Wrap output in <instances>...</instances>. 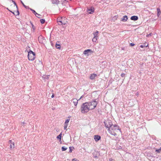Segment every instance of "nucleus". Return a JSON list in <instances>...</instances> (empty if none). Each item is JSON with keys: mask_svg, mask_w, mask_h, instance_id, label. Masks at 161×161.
<instances>
[{"mask_svg": "<svg viewBox=\"0 0 161 161\" xmlns=\"http://www.w3.org/2000/svg\"><path fill=\"white\" fill-rule=\"evenodd\" d=\"M9 142L10 144V147L11 149L14 148V142H12L11 140H9Z\"/></svg>", "mask_w": 161, "mask_h": 161, "instance_id": "nucleus-13", "label": "nucleus"}, {"mask_svg": "<svg viewBox=\"0 0 161 161\" xmlns=\"http://www.w3.org/2000/svg\"><path fill=\"white\" fill-rule=\"evenodd\" d=\"M52 2L53 4H58L59 3V1L58 0H52Z\"/></svg>", "mask_w": 161, "mask_h": 161, "instance_id": "nucleus-20", "label": "nucleus"}, {"mask_svg": "<svg viewBox=\"0 0 161 161\" xmlns=\"http://www.w3.org/2000/svg\"><path fill=\"white\" fill-rule=\"evenodd\" d=\"M156 151L158 153H160L161 152V147L158 149H156Z\"/></svg>", "mask_w": 161, "mask_h": 161, "instance_id": "nucleus-26", "label": "nucleus"}, {"mask_svg": "<svg viewBox=\"0 0 161 161\" xmlns=\"http://www.w3.org/2000/svg\"><path fill=\"white\" fill-rule=\"evenodd\" d=\"M62 133L61 132L59 135L57 136V138L58 139H59L60 140H61L62 136Z\"/></svg>", "mask_w": 161, "mask_h": 161, "instance_id": "nucleus-21", "label": "nucleus"}, {"mask_svg": "<svg viewBox=\"0 0 161 161\" xmlns=\"http://www.w3.org/2000/svg\"><path fill=\"white\" fill-rule=\"evenodd\" d=\"M109 161H114V160L112 159H109Z\"/></svg>", "mask_w": 161, "mask_h": 161, "instance_id": "nucleus-38", "label": "nucleus"}, {"mask_svg": "<svg viewBox=\"0 0 161 161\" xmlns=\"http://www.w3.org/2000/svg\"><path fill=\"white\" fill-rule=\"evenodd\" d=\"M40 21L42 24H44L45 22V20L43 19H41L40 20Z\"/></svg>", "mask_w": 161, "mask_h": 161, "instance_id": "nucleus-24", "label": "nucleus"}, {"mask_svg": "<svg viewBox=\"0 0 161 161\" xmlns=\"http://www.w3.org/2000/svg\"><path fill=\"white\" fill-rule=\"evenodd\" d=\"M56 47L58 49H59L60 47V45L59 44H58L57 43L56 44Z\"/></svg>", "mask_w": 161, "mask_h": 161, "instance_id": "nucleus-23", "label": "nucleus"}, {"mask_svg": "<svg viewBox=\"0 0 161 161\" xmlns=\"http://www.w3.org/2000/svg\"><path fill=\"white\" fill-rule=\"evenodd\" d=\"M47 78H48V77L47 76Z\"/></svg>", "mask_w": 161, "mask_h": 161, "instance_id": "nucleus-46", "label": "nucleus"}, {"mask_svg": "<svg viewBox=\"0 0 161 161\" xmlns=\"http://www.w3.org/2000/svg\"><path fill=\"white\" fill-rule=\"evenodd\" d=\"M93 53V51L91 49H87L84 51L83 53L85 55H89V53Z\"/></svg>", "mask_w": 161, "mask_h": 161, "instance_id": "nucleus-10", "label": "nucleus"}, {"mask_svg": "<svg viewBox=\"0 0 161 161\" xmlns=\"http://www.w3.org/2000/svg\"><path fill=\"white\" fill-rule=\"evenodd\" d=\"M89 106V108L90 110H92L94 109L96 107L97 103L95 100H94L92 101H91L89 102H87Z\"/></svg>", "mask_w": 161, "mask_h": 161, "instance_id": "nucleus-3", "label": "nucleus"}, {"mask_svg": "<svg viewBox=\"0 0 161 161\" xmlns=\"http://www.w3.org/2000/svg\"><path fill=\"white\" fill-rule=\"evenodd\" d=\"M12 2L14 3V5H11V6H13L14 8V9L17 11L16 13H17V15H19V12L18 11V6L16 5V3L14 1H12Z\"/></svg>", "mask_w": 161, "mask_h": 161, "instance_id": "nucleus-7", "label": "nucleus"}, {"mask_svg": "<svg viewBox=\"0 0 161 161\" xmlns=\"http://www.w3.org/2000/svg\"><path fill=\"white\" fill-rule=\"evenodd\" d=\"M158 11V15H159L160 14V11L159 8H157V9Z\"/></svg>", "mask_w": 161, "mask_h": 161, "instance_id": "nucleus-28", "label": "nucleus"}, {"mask_svg": "<svg viewBox=\"0 0 161 161\" xmlns=\"http://www.w3.org/2000/svg\"><path fill=\"white\" fill-rule=\"evenodd\" d=\"M97 75L95 74H92L90 76V79L91 80H94V79L95 77L97 76Z\"/></svg>", "mask_w": 161, "mask_h": 161, "instance_id": "nucleus-17", "label": "nucleus"}, {"mask_svg": "<svg viewBox=\"0 0 161 161\" xmlns=\"http://www.w3.org/2000/svg\"><path fill=\"white\" fill-rule=\"evenodd\" d=\"M147 46H145V45H141L140 46V47L141 48H143V47H147Z\"/></svg>", "mask_w": 161, "mask_h": 161, "instance_id": "nucleus-31", "label": "nucleus"}, {"mask_svg": "<svg viewBox=\"0 0 161 161\" xmlns=\"http://www.w3.org/2000/svg\"><path fill=\"white\" fill-rule=\"evenodd\" d=\"M9 11L10 12H11V13H12L13 14H14V12H13L12 11H11V10H9Z\"/></svg>", "mask_w": 161, "mask_h": 161, "instance_id": "nucleus-39", "label": "nucleus"}, {"mask_svg": "<svg viewBox=\"0 0 161 161\" xmlns=\"http://www.w3.org/2000/svg\"><path fill=\"white\" fill-rule=\"evenodd\" d=\"M108 132L111 135L115 136L120 134L121 133L119 127L117 125H112L108 129Z\"/></svg>", "mask_w": 161, "mask_h": 161, "instance_id": "nucleus-1", "label": "nucleus"}, {"mask_svg": "<svg viewBox=\"0 0 161 161\" xmlns=\"http://www.w3.org/2000/svg\"><path fill=\"white\" fill-rule=\"evenodd\" d=\"M28 58L29 60H33L35 57V54L31 50H30L28 52Z\"/></svg>", "mask_w": 161, "mask_h": 161, "instance_id": "nucleus-4", "label": "nucleus"}, {"mask_svg": "<svg viewBox=\"0 0 161 161\" xmlns=\"http://www.w3.org/2000/svg\"><path fill=\"white\" fill-rule=\"evenodd\" d=\"M104 123L105 126L108 129H109V128H110L112 125H113L111 121L109 120H105L104 122Z\"/></svg>", "mask_w": 161, "mask_h": 161, "instance_id": "nucleus-5", "label": "nucleus"}, {"mask_svg": "<svg viewBox=\"0 0 161 161\" xmlns=\"http://www.w3.org/2000/svg\"><path fill=\"white\" fill-rule=\"evenodd\" d=\"M78 100H77L76 99H73V103L75 106H77L78 103Z\"/></svg>", "mask_w": 161, "mask_h": 161, "instance_id": "nucleus-19", "label": "nucleus"}, {"mask_svg": "<svg viewBox=\"0 0 161 161\" xmlns=\"http://www.w3.org/2000/svg\"><path fill=\"white\" fill-rule=\"evenodd\" d=\"M30 9L38 18H42V15H41L37 13L34 10L32 9Z\"/></svg>", "mask_w": 161, "mask_h": 161, "instance_id": "nucleus-11", "label": "nucleus"}, {"mask_svg": "<svg viewBox=\"0 0 161 161\" xmlns=\"http://www.w3.org/2000/svg\"><path fill=\"white\" fill-rule=\"evenodd\" d=\"M38 40L40 43L42 44L45 41V40L42 36H40L38 37Z\"/></svg>", "mask_w": 161, "mask_h": 161, "instance_id": "nucleus-9", "label": "nucleus"}, {"mask_svg": "<svg viewBox=\"0 0 161 161\" xmlns=\"http://www.w3.org/2000/svg\"><path fill=\"white\" fill-rule=\"evenodd\" d=\"M7 10H9L8 9V8H7Z\"/></svg>", "mask_w": 161, "mask_h": 161, "instance_id": "nucleus-43", "label": "nucleus"}, {"mask_svg": "<svg viewBox=\"0 0 161 161\" xmlns=\"http://www.w3.org/2000/svg\"><path fill=\"white\" fill-rule=\"evenodd\" d=\"M101 139V136L98 135H95L94 139L96 142L98 141Z\"/></svg>", "mask_w": 161, "mask_h": 161, "instance_id": "nucleus-14", "label": "nucleus"}, {"mask_svg": "<svg viewBox=\"0 0 161 161\" xmlns=\"http://www.w3.org/2000/svg\"><path fill=\"white\" fill-rule=\"evenodd\" d=\"M61 18H58V19H57V22H60V21H61Z\"/></svg>", "mask_w": 161, "mask_h": 161, "instance_id": "nucleus-33", "label": "nucleus"}, {"mask_svg": "<svg viewBox=\"0 0 161 161\" xmlns=\"http://www.w3.org/2000/svg\"><path fill=\"white\" fill-rule=\"evenodd\" d=\"M134 45H135V44H134V43H130V45L131 46H134Z\"/></svg>", "mask_w": 161, "mask_h": 161, "instance_id": "nucleus-35", "label": "nucleus"}, {"mask_svg": "<svg viewBox=\"0 0 161 161\" xmlns=\"http://www.w3.org/2000/svg\"><path fill=\"white\" fill-rule=\"evenodd\" d=\"M61 20L59 21L60 24L59 23V25H61L62 24L65 25L66 24L67 22L66 19L65 17H62L61 18Z\"/></svg>", "mask_w": 161, "mask_h": 161, "instance_id": "nucleus-6", "label": "nucleus"}, {"mask_svg": "<svg viewBox=\"0 0 161 161\" xmlns=\"http://www.w3.org/2000/svg\"><path fill=\"white\" fill-rule=\"evenodd\" d=\"M151 34L150 33L149 34L147 35V37H148L149 36H151Z\"/></svg>", "mask_w": 161, "mask_h": 161, "instance_id": "nucleus-37", "label": "nucleus"}, {"mask_svg": "<svg viewBox=\"0 0 161 161\" xmlns=\"http://www.w3.org/2000/svg\"><path fill=\"white\" fill-rule=\"evenodd\" d=\"M98 38L93 37V38L92 39V42H96Z\"/></svg>", "mask_w": 161, "mask_h": 161, "instance_id": "nucleus-22", "label": "nucleus"}, {"mask_svg": "<svg viewBox=\"0 0 161 161\" xmlns=\"http://www.w3.org/2000/svg\"><path fill=\"white\" fill-rule=\"evenodd\" d=\"M72 148H74V147H69V152L71 153L72 151V150H73Z\"/></svg>", "mask_w": 161, "mask_h": 161, "instance_id": "nucleus-30", "label": "nucleus"}, {"mask_svg": "<svg viewBox=\"0 0 161 161\" xmlns=\"http://www.w3.org/2000/svg\"><path fill=\"white\" fill-rule=\"evenodd\" d=\"M21 3H22V5H23V6L26 8H27V6H26L24 4V3L22 2V1H21Z\"/></svg>", "mask_w": 161, "mask_h": 161, "instance_id": "nucleus-32", "label": "nucleus"}, {"mask_svg": "<svg viewBox=\"0 0 161 161\" xmlns=\"http://www.w3.org/2000/svg\"><path fill=\"white\" fill-rule=\"evenodd\" d=\"M87 11L89 14H93L94 11V8L93 7H91L90 8H88Z\"/></svg>", "mask_w": 161, "mask_h": 161, "instance_id": "nucleus-8", "label": "nucleus"}, {"mask_svg": "<svg viewBox=\"0 0 161 161\" xmlns=\"http://www.w3.org/2000/svg\"><path fill=\"white\" fill-rule=\"evenodd\" d=\"M82 97H81L79 99V100H80Z\"/></svg>", "mask_w": 161, "mask_h": 161, "instance_id": "nucleus-42", "label": "nucleus"}, {"mask_svg": "<svg viewBox=\"0 0 161 161\" xmlns=\"http://www.w3.org/2000/svg\"><path fill=\"white\" fill-rule=\"evenodd\" d=\"M67 149V147H62V151H65Z\"/></svg>", "mask_w": 161, "mask_h": 161, "instance_id": "nucleus-25", "label": "nucleus"}, {"mask_svg": "<svg viewBox=\"0 0 161 161\" xmlns=\"http://www.w3.org/2000/svg\"><path fill=\"white\" fill-rule=\"evenodd\" d=\"M88 104L87 102L83 103L80 107V111L82 114H85L87 113L90 110Z\"/></svg>", "mask_w": 161, "mask_h": 161, "instance_id": "nucleus-2", "label": "nucleus"}, {"mask_svg": "<svg viewBox=\"0 0 161 161\" xmlns=\"http://www.w3.org/2000/svg\"><path fill=\"white\" fill-rule=\"evenodd\" d=\"M127 19H128V17H127V16L125 15V16H124L123 17V18L121 19V21H123L125 22L127 20Z\"/></svg>", "mask_w": 161, "mask_h": 161, "instance_id": "nucleus-18", "label": "nucleus"}, {"mask_svg": "<svg viewBox=\"0 0 161 161\" xmlns=\"http://www.w3.org/2000/svg\"><path fill=\"white\" fill-rule=\"evenodd\" d=\"M125 75V74L124 73H123L121 74V76L122 77H123Z\"/></svg>", "mask_w": 161, "mask_h": 161, "instance_id": "nucleus-36", "label": "nucleus"}, {"mask_svg": "<svg viewBox=\"0 0 161 161\" xmlns=\"http://www.w3.org/2000/svg\"><path fill=\"white\" fill-rule=\"evenodd\" d=\"M138 18L136 16H133L131 17L130 19L131 20L136 21L138 19Z\"/></svg>", "mask_w": 161, "mask_h": 161, "instance_id": "nucleus-15", "label": "nucleus"}, {"mask_svg": "<svg viewBox=\"0 0 161 161\" xmlns=\"http://www.w3.org/2000/svg\"><path fill=\"white\" fill-rule=\"evenodd\" d=\"M70 120V119H68L65 120L64 124V130H67L66 128L68 125V123Z\"/></svg>", "mask_w": 161, "mask_h": 161, "instance_id": "nucleus-12", "label": "nucleus"}, {"mask_svg": "<svg viewBox=\"0 0 161 161\" xmlns=\"http://www.w3.org/2000/svg\"><path fill=\"white\" fill-rule=\"evenodd\" d=\"M54 97V95L53 94L52 95L51 97H52V98H53Z\"/></svg>", "mask_w": 161, "mask_h": 161, "instance_id": "nucleus-40", "label": "nucleus"}, {"mask_svg": "<svg viewBox=\"0 0 161 161\" xmlns=\"http://www.w3.org/2000/svg\"><path fill=\"white\" fill-rule=\"evenodd\" d=\"M39 62L40 64H42V62L41 61L39 60H36L35 61V63L36 64H37V62Z\"/></svg>", "mask_w": 161, "mask_h": 161, "instance_id": "nucleus-29", "label": "nucleus"}, {"mask_svg": "<svg viewBox=\"0 0 161 161\" xmlns=\"http://www.w3.org/2000/svg\"><path fill=\"white\" fill-rule=\"evenodd\" d=\"M21 124L24 125V124H25V122H21Z\"/></svg>", "mask_w": 161, "mask_h": 161, "instance_id": "nucleus-41", "label": "nucleus"}, {"mask_svg": "<svg viewBox=\"0 0 161 161\" xmlns=\"http://www.w3.org/2000/svg\"><path fill=\"white\" fill-rule=\"evenodd\" d=\"M54 109H55V108H53V110H54Z\"/></svg>", "mask_w": 161, "mask_h": 161, "instance_id": "nucleus-44", "label": "nucleus"}, {"mask_svg": "<svg viewBox=\"0 0 161 161\" xmlns=\"http://www.w3.org/2000/svg\"><path fill=\"white\" fill-rule=\"evenodd\" d=\"M72 161H79L78 160H77L76 159L74 158L72 159Z\"/></svg>", "mask_w": 161, "mask_h": 161, "instance_id": "nucleus-34", "label": "nucleus"}, {"mask_svg": "<svg viewBox=\"0 0 161 161\" xmlns=\"http://www.w3.org/2000/svg\"><path fill=\"white\" fill-rule=\"evenodd\" d=\"M30 23L31 25L32 28L33 29V31H34L35 29V27L34 25L31 22H30Z\"/></svg>", "mask_w": 161, "mask_h": 161, "instance_id": "nucleus-27", "label": "nucleus"}, {"mask_svg": "<svg viewBox=\"0 0 161 161\" xmlns=\"http://www.w3.org/2000/svg\"><path fill=\"white\" fill-rule=\"evenodd\" d=\"M98 32L97 31H96L95 32H94L93 33L94 36L93 37L98 38Z\"/></svg>", "mask_w": 161, "mask_h": 161, "instance_id": "nucleus-16", "label": "nucleus"}, {"mask_svg": "<svg viewBox=\"0 0 161 161\" xmlns=\"http://www.w3.org/2000/svg\"><path fill=\"white\" fill-rule=\"evenodd\" d=\"M68 118H70V116H69V117H68Z\"/></svg>", "mask_w": 161, "mask_h": 161, "instance_id": "nucleus-45", "label": "nucleus"}]
</instances>
